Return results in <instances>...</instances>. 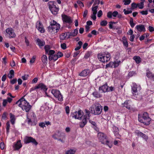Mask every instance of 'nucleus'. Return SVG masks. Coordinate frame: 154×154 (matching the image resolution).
I'll return each mask as SVG.
<instances>
[{"mask_svg":"<svg viewBox=\"0 0 154 154\" xmlns=\"http://www.w3.org/2000/svg\"><path fill=\"white\" fill-rule=\"evenodd\" d=\"M16 104L20 107L23 110L26 112H29L31 109L32 106L23 98H22L17 101Z\"/></svg>","mask_w":154,"mask_h":154,"instance_id":"nucleus-1","label":"nucleus"},{"mask_svg":"<svg viewBox=\"0 0 154 154\" xmlns=\"http://www.w3.org/2000/svg\"><path fill=\"white\" fill-rule=\"evenodd\" d=\"M97 136L98 140L102 144L106 145L110 148L112 147V143L109 141L106 136L104 133L99 132Z\"/></svg>","mask_w":154,"mask_h":154,"instance_id":"nucleus-2","label":"nucleus"},{"mask_svg":"<svg viewBox=\"0 0 154 154\" xmlns=\"http://www.w3.org/2000/svg\"><path fill=\"white\" fill-rule=\"evenodd\" d=\"M102 109V106L100 104L97 102L94 104L89 109L92 114L98 115L101 113Z\"/></svg>","mask_w":154,"mask_h":154,"instance_id":"nucleus-3","label":"nucleus"},{"mask_svg":"<svg viewBox=\"0 0 154 154\" xmlns=\"http://www.w3.org/2000/svg\"><path fill=\"white\" fill-rule=\"evenodd\" d=\"M60 28V25L56 21L53 20L51 22L50 26L48 27V31L52 33H57Z\"/></svg>","mask_w":154,"mask_h":154,"instance_id":"nucleus-4","label":"nucleus"},{"mask_svg":"<svg viewBox=\"0 0 154 154\" xmlns=\"http://www.w3.org/2000/svg\"><path fill=\"white\" fill-rule=\"evenodd\" d=\"M138 119L140 122L146 125H149L151 121L150 118L146 112H144L142 116L138 115Z\"/></svg>","mask_w":154,"mask_h":154,"instance_id":"nucleus-5","label":"nucleus"},{"mask_svg":"<svg viewBox=\"0 0 154 154\" xmlns=\"http://www.w3.org/2000/svg\"><path fill=\"white\" fill-rule=\"evenodd\" d=\"M98 58L100 62L105 63L108 62L110 59V54L108 52L100 53L98 54Z\"/></svg>","mask_w":154,"mask_h":154,"instance_id":"nucleus-6","label":"nucleus"},{"mask_svg":"<svg viewBox=\"0 0 154 154\" xmlns=\"http://www.w3.org/2000/svg\"><path fill=\"white\" fill-rule=\"evenodd\" d=\"M5 36L10 38H14L16 36V35L14 30L11 28H7L5 32Z\"/></svg>","mask_w":154,"mask_h":154,"instance_id":"nucleus-7","label":"nucleus"},{"mask_svg":"<svg viewBox=\"0 0 154 154\" xmlns=\"http://www.w3.org/2000/svg\"><path fill=\"white\" fill-rule=\"evenodd\" d=\"M51 92L59 101H62L63 100V96L59 91L53 89L51 90Z\"/></svg>","mask_w":154,"mask_h":154,"instance_id":"nucleus-8","label":"nucleus"},{"mask_svg":"<svg viewBox=\"0 0 154 154\" xmlns=\"http://www.w3.org/2000/svg\"><path fill=\"white\" fill-rule=\"evenodd\" d=\"M114 87L111 86L109 87L106 84H105L99 88V91H101L102 92L105 93L106 92L112 91L114 90Z\"/></svg>","mask_w":154,"mask_h":154,"instance_id":"nucleus-9","label":"nucleus"},{"mask_svg":"<svg viewBox=\"0 0 154 154\" xmlns=\"http://www.w3.org/2000/svg\"><path fill=\"white\" fill-rule=\"evenodd\" d=\"M141 89L140 85H137L135 83H133L131 86L132 93L133 95H136L138 94V91Z\"/></svg>","mask_w":154,"mask_h":154,"instance_id":"nucleus-10","label":"nucleus"},{"mask_svg":"<svg viewBox=\"0 0 154 154\" xmlns=\"http://www.w3.org/2000/svg\"><path fill=\"white\" fill-rule=\"evenodd\" d=\"M24 141L26 143H32L35 145H37L38 143L35 139L31 137L27 136L25 137L24 139Z\"/></svg>","mask_w":154,"mask_h":154,"instance_id":"nucleus-11","label":"nucleus"},{"mask_svg":"<svg viewBox=\"0 0 154 154\" xmlns=\"http://www.w3.org/2000/svg\"><path fill=\"white\" fill-rule=\"evenodd\" d=\"M83 112L81 110H79L73 113L72 117L75 119H80L83 116Z\"/></svg>","mask_w":154,"mask_h":154,"instance_id":"nucleus-12","label":"nucleus"},{"mask_svg":"<svg viewBox=\"0 0 154 154\" xmlns=\"http://www.w3.org/2000/svg\"><path fill=\"white\" fill-rule=\"evenodd\" d=\"M62 19L64 23L70 24L72 22L71 18L69 16H67L65 14H62Z\"/></svg>","mask_w":154,"mask_h":154,"instance_id":"nucleus-13","label":"nucleus"},{"mask_svg":"<svg viewBox=\"0 0 154 154\" xmlns=\"http://www.w3.org/2000/svg\"><path fill=\"white\" fill-rule=\"evenodd\" d=\"M36 27L38 30L41 33H44L45 31L43 25L39 21L37 22L36 23Z\"/></svg>","mask_w":154,"mask_h":154,"instance_id":"nucleus-14","label":"nucleus"},{"mask_svg":"<svg viewBox=\"0 0 154 154\" xmlns=\"http://www.w3.org/2000/svg\"><path fill=\"white\" fill-rule=\"evenodd\" d=\"M22 147V145L20 140H18L16 143H14L13 147L14 150H18Z\"/></svg>","mask_w":154,"mask_h":154,"instance_id":"nucleus-15","label":"nucleus"},{"mask_svg":"<svg viewBox=\"0 0 154 154\" xmlns=\"http://www.w3.org/2000/svg\"><path fill=\"white\" fill-rule=\"evenodd\" d=\"M112 131L116 138L119 139L120 138L121 136L119 134V129L116 126H113Z\"/></svg>","mask_w":154,"mask_h":154,"instance_id":"nucleus-16","label":"nucleus"},{"mask_svg":"<svg viewBox=\"0 0 154 154\" xmlns=\"http://www.w3.org/2000/svg\"><path fill=\"white\" fill-rule=\"evenodd\" d=\"M57 4L54 2H49L48 3V5L49 7V9L50 10L51 9H55L56 10H58L59 8H57L56 6Z\"/></svg>","mask_w":154,"mask_h":154,"instance_id":"nucleus-17","label":"nucleus"},{"mask_svg":"<svg viewBox=\"0 0 154 154\" xmlns=\"http://www.w3.org/2000/svg\"><path fill=\"white\" fill-rule=\"evenodd\" d=\"M91 72L88 69H85L83 70L79 74V75L81 76L85 77L89 75H90Z\"/></svg>","mask_w":154,"mask_h":154,"instance_id":"nucleus-18","label":"nucleus"},{"mask_svg":"<svg viewBox=\"0 0 154 154\" xmlns=\"http://www.w3.org/2000/svg\"><path fill=\"white\" fill-rule=\"evenodd\" d=\"M12 100V99L9 97H7L6 99H4L2 100V105L3 107H5L8 103H11Z\"/></svg>","mask_w":154,"mask_h":154,"instance_id":"nucleus-19","label":"nucleus"},{"mask_svg":"<svg viewBox=\"0 0 154 154\" xmlns=\"http://www.w3.org/2000/svg\"><path fill=\"white\" fill-rule=\"evenodd\" d=\"M146 75L149 79L154 81V74H153L149 69L146 70Z\"/></svg>","mask_w":154,"mask_h":154,"instance_id":"nucleus-20","label":"nucleus"},{"mask_svg":"<svg viewBox=\"0 0 154 154\" xmlns=\"http://www.w3.org/2000/svg\"><path fill=\"white\" fill-rule=\"evenodd\" d=\"M60 38L61 40H63L65 39L69 38V32H66L60 35Z\"/></svg>","mask_w":154,"mask_h":154,"instance_id":"nucleus-21","label":"nucleus"},{"mask_svg":"<svg viewBox=\"0 0 154 154\" xmlns=\"http://www.w3.org/2000/svg\"><path fill=\"white\" fill-rule=\"evenodd\" d=\"M37 86L38 89H40L44 91H46L48 89L46 86L42 83H40Z\"/></svg>","mask_w":154,"mask_h":154,"instance_id":"nucleus-22","label":"nucleus"},{"mask_svg":"<svg viewBox=\"0 0 154 154\" xmlns=\"http://www.w3.org/2000/svg\"><path fill=\"white\" fill-rule=\"evenodd\" d=\"M131 101L130 100H127L123 103V106L127 109H130L131 108Z\"/></svg>","mask_w":154,"mask_h":154,"instance_id":"nucleus-23","label":"nucleus"},{"mask_svg":"<svg viewBox=\"0 0 154 154\" xmlns=\"http://www.w3.org/2000/svg\"><path fill=\"white\" fill-rule=\"evenodd\" d=\"M135 28L139 32L145 31L146 30L144 26L142 25H137Z\"/></svg>","mask_w":154,"mask_h":154,"instance_id":"nucleus-24","label":"nucleus"},{"mask_svg":"<svg viewBox=\"0 0 154 154\" xmlns=\"http://www.w3.org/2000/svg\"><path fill=\"white\" fill-rule=\"evenodd\" d=\"M76 151L75 148L70 149L65 151V154H75Z\"/></svg>","mask_w":154,"mask_h":154,"instance_id":"nucleus-25","label":"nucleus"},{"mask_svg":"<svg viewBox=\"0 0 154 154\" xmlns=\"http://www.w3.org/2000/svg\"><path fill=\"white\" fill-rule=\"evenodd\" d=\"M9 115L11 122L12 125H14L16 120L15 116L11 113H10Z\"/></svg>","mask_w":154,"mask_h":154,"instance_id":"nucleus-26","label":"nucleus"},{"mask_svg":"<svg viewBox=\"0 0 154 154\" xmlns=\"http://www.w3.org/2000/svg\"><path fill=\"white\" fill-rule=\"evenodd\" d=\"M122 41L124 45L126 48H127L128 47V44L126 38L125 36H123L122 38Z\"/></svg>","mask_w":154,"mask_h":154,"instance_id":"nucleus-27","label":"nucleus"},{"mask_svg":"<svg viewBox=\"0 0 154 154\" xmlns=\"http://www.w3.org/2000/svg\"><path fill=\"white\" fill-rule=\"evenodd\" d=\"M58 58V57L57 54H54L53 55H51L49 56L48 57L49 60H54V61L56 60Z\"/></svg>","mask_w":154,"mask_h":154,"instance_id":"nucleus-28","label":"nucleus"},{"mask_svg":"<svg viewBox=\"0 0 154 154\" xmlns=\"http://www.w3.org/2000/svg\"><path fill=\"white\" fill-rule=\"evenodd\" d=\"M37 42L39 46L41 48V47L43 46L45 44V42L42 40H41L40 39L38 38L37 40Z\"/></svg>","mask_w":154,"mask_h":154,"instance_id":"nucleus-29","label":"nucleus"},{"mask_svg":"<svg viewBox=\"0 0 154 154\" xmlns=\"http://www.w3.org/2000/svg\"><path fill=\"white\" fill-rule=\"evenodd\" d=\"M87 119H87L84 117L82 122L80 123L79 125L81 127L83 128L87 122Z\"/></svg>","mask_w":154,"mask_h":154,"instance_id":"nucleus-30","label":"nucleus"},{"mask_svg":"<svg viewBox=\"0 0 154 154\" xmlns=\"http://www.w3.org/2000/svg\"><path fill=\"white\" fill-rule=\"evenodd\" d=\"M141 2L137 3V7L140 9H142L144 8V2L145 0H141Z\"/></svg>","mask_w":154,"mask_h":154,"instance_id":"nucleus-31","label":"nucleus"},{"mask_svg":"<svg viewBox=\"0 0 154 154\" xmlns=\"http://www.w3.org/2000/svg\"><path fill=\"white\" fill-rule=\"evenodd\" d=\"M92 94L94 97L97 98H100L102 97V95L96 91H95L94 92L92 93Z\"/></svg>","mask_w":154,"mask_h":154,"instance_id":"nucleus-32","label":"nucleus"},{"mask_svg":"<svg viewBox=\"0 0 154 154\" xmlns=\"http://www.w3.org/2000/svg\"><path fill=\"white\" fill-rule=\"evenodd\" d=\"M78 33V31L76 29H75L73 32L70 33L69 32V38L71 36H72V37H75L77 35Z\"/></svg>","mask_w":154,"mask_h":154,"instance_id":"nucleus-33","label":"nucleus"},{"mask_svg":"<svg viewBox=\"0 0 154 154\" xmlns=\"http://www.w3.org/2000/svg\"><path fill=\"white\" fill-rule=\"evenodd\" d=\"M14 71L13 69L11 70L9 72L8 76L9 79H11L14 77Z\"/></svg>","mask_w":154,"mask_h":154,"instance_id":"nucleus-34","label":"nucleus"},{"mask_svg":"<svg viewBox=\"0 0 154 154\" xmlns=\"http://www.w3.org/2000/svg\"><path fill=\"white\" fill-rule=\"evenodd\" d=\"M134 60H135L137 63H140L141 61V59L140 57L135 56L133 57Z\"/></svg>","mask_w":154,"mask_h":154,"instance_id":"nucleus-35","label":"nucleus"},{"mask_svg":"<svg viewBox=\"0 0 154 154\" xmlns=\"http://www.w3.org/2000/svg\"><path fill=\"white\" fill-rule=\"evenodd\" d=\"M97 13V10H93V13L91 15V18L94 20H95L96 18V15Z\"/></svg>","mask_w":154,"mask_h":154,"instance_id":"nucleus-36","label":"nucleus"},{"mask_svg":"<svg viewBox=\"0 0 154 154\" xmlns=\"http://www.w3.org/2000/svg\"><path fill=\"white\" fill-rule=\"evenodd\" d=\"M112 16L114 17H116L118 15L119 18H121V15L120 14H119L118 13L117 11H114L112 13Z\"/></svg>","mask_w":154,"mask_h":154,"instance_id":"nucleus-37","label":"nucleus"},{"mask_svg":"<svg viewBox=\"0 0 154 154\" xmlns=\"http://www.w3.org/2000/svg\"><path fill=\"white\" fill-rule=\"evenodd\" d=\"M42 61L44 63H47L48 61L47 57L45 55H43L42 57Z\"/></svg>","mask_w":154,"mask_h":154,"instance_id":"nucleus-38","label":"nucleus"},{"mask_svg":"<svg viewBox=\"0 0 154 154\" xmlns=\"http://www.w3.org/2000/svg\"><path fill=\"white\" fill-rule=\"evenodd\" d=\"M134 133L136 135L139 137H141L143 133L138 130H136L135 131Z\"/></svg>","mask_w":154,"mask_h":154,"instance_id":"nucleus-39","label":"nucleus"},{"mask_svg":"<svg viewBox=\"0 0 154 154\" xmlns=\"http://www.w3.org/2000/svg\"><path fill=\"white\" fill-rule=\"evenodd\" d=\"M121 61L120 60H116L114 62V68H116L119 66V64H120Z\"/></svg>","mask_w":154,"mask_h":154,"instance_id":"nucleus-40","label":"nucleus"},{"mask_svg":"<svg viewBox=\"0 0 154 154\" xmlns=\"http://www.w3.org/2000/svg\"><path fill=\"white\" fill-rule=\"evenodd\" d=\"M6 132L8 134L9 132V130L10 129V122H9L8 121V122L6 124Z\"/></svg>","mask_w":154,"mask_h":154,"instance_id":"nucleus-41","label":"nucleus"},{"mask_svg":"<svg viewBox=\"0 0 154 154\" xmlns=\"http://www.w3.org/2000/svg\"><path fill=\"white\" fill-rule=\"evenodd\" d=\"M114 63L113 62H110L106 66V67H110L114 68Z\"/></svg>","mask_w":154,"mask_h":154,"instance_id":"nucleus-42","label":"nucleus"},{"mask_svg":"<svg viewBox=\"0 0 154 154\" xmlns=\"http://www.w3.org/2000/svg\"><path fill=\"white\" fill-rule=\"evenodd\" d=\"M51 48L49 45H46L45 46V49L46 53H48V51L50 50Z\"/></svg>","mask_w":154,"mask_h":154,"instance_id":"nucleus-43","label":"nucleus"},{"mask_svg":"<svg viewBox=\"0 0 154 154\" xmlns=\"http://www.w3.org/2000/svg\"><path fill=\"white\" fill-rule=\"evenodd\" d=\"M137 4L134 2L133 3L131 4V8L132 9H134L136 8L137 7Z\"/></svg>","mask_w":154,"mask_h":154,"instance_id":"nucleus-44","label":"nucleus"},{"mask_svg":"<svg viewBox=\"0 0 154 154\" xmlns=\"http://www.w3.org/2000/svg\"><path fill=\"white\" fill-rule=\"evenodd\" d=\"M91 52H88L85 54L84 56V58L85 59H87L91 56Z\"/></svg>","mask_w":154,"mask_h":154,"instance_id":"nucleus-45","label":"nucleus"},{"mask_svg":"<svg viewBox=\"0 0 154 154\" xmlns=\"http://www.w3.org/2000/svg\"><path fill=\"white\" fill-rule=\"evenodd\" d=\"M107 24V22L106 20H103L100 23V25L101 26H106Z\"/></svg>","mask_w":154,"mask_h":154,"instance_id":"nucleus-46","label":"nucleus"},{"mask_svg":"<svg viewBox=\"0 0 154 154\" xmlns=\"http://www.w3.org/2000/svg\"><path fill=\"white\" fill-rule=\"evenodd\" d=\"M143 139L145 140L146 141L148 138V136H147L146 135L143 133L142 135L141 136V137Z\"/></svg>","mask_w":154,"mask_h":154,"instance_id":"nucleus-47","label":"nucleus"},{"mask_svg":"<svg viewBox=\"0 0 154 154\" xmlns=\"http://www.w3.org/2000/svg\"><path fill=\"white\" fill-rule=\"evenodd\" d=\"M131 0H124L123 2L125 5H128L130 4L131 2Z\"/></svg>","mask_w":154,"mask_h":154,"instance_id":"nucleus-48","label":"nucleus"},{"mask_svg":"<svg viewBox=\"0 0 154 154\" xmlns=\"http://www.w3.org/2000/svg\"><path fill=\"white\" fill-rule=\"evenodd\" d=\"M29 77V75H25L22 76V78L23 80H27Z\"/></svg>","mask_w":154,"mask_h":154,"instance_id":"nucleus-49","label":"nucleus"},{"mask_svg":"<svg viewBox=\"0 0 154 154\" xmlns=\"http://www.w3.org/2000/svg\"><path fill=\"white\" fill-rule=\"evenodd\" d=\"M136 74V73L134 72L131 71L128 74V75L130 77H131L133 75H135Z\"/></svg>","mask_w":154,"mask_h":154,"instance_id":"nucleus-50","label":"nucleus"},{"mask_svg":"<svg viewBox=\"0 0 154 154\" xmlns=\"http://www.w3.org/2000/svg\"><path fill=\"white\" fill-rule=\"evenodd\" d=\"M107 16L108 18H112V13L111 11L109 12L107 14Z\"/></svg>","mask_w":154,"mask_h":154,"instance_id":"nucleus-51","label":"nucleus"},{"mask_svg":"<svg viewBox=\"0 0 154 154\" xmlns=\"http://www.w3.org/2000/svg\"><path fill=\"white\" fill-rule=\"evenodd\" d=\"M55 51L52 50H50L48 53V54L50 56L51 55H53L54 54Z\"/></svg>","mask_w":154,"mask_h":154,"instance_id":"nucleus-52","label":"nucleus"},{"mask_svg":"<svg viewBox=\"0 0 154 154\" xmlns=\"http://www.w3.org/2000/svg\"><path fill=\"white\" fill-rule=\"evenodd\" d=\"M35 59V57L33 56L30 61V63L32 64L34 63Z\"/></svg>","mask_w":154,"mask_h":154,"instance_id":"nucleus-53","label":"nucleus"},{"mask_svg":"<svg viewBox=\"0 0 154 154\" xmlns=\"http://www.w3.org/2000/svg\"><path fill=\"white\" fill-rule=\"evenodd\" d=\"M77 3L79 5L80 7H84V5L83 3L80 1H77Z\"/></svg>","mask_w":154,"mask_h":154,"instance_id":"nucleus-54","label":"nucleus"},{"mask_svg":"<svg viewBox=\"0 0 154 154\" xmlns=\"http://www.w3.org/2000/svg\"><path fill=\"white\" fill-rule=\"evenodd\" d=\"M140 13L143 15H146L148 14L147 10H143L141 11Z\"/></svg>","mask_w":154,"mask_h":154,"instance_id":"nucleus-55","label":"nucleus"},{"mask_svg":"<svg viewBox=\"0 0 154 154\" xmlns=\"http://www.w3.org/2000/svg\"><path fill=\"white\" fill-rule=\"evenodd\" d=\"M39 126L43 128L45 127V122H41L39 123Z\"/></svg>","mask_w":154,"mask_h":154,"instance_id":"nucleus-56","label":"nucleus"},{"mask_svg":"<svg viewBox=\"0 0 154 154\" xmlns=\"http://www.w3.org/2000/svg\"><path fill=\"white\" fill-rule=\"evenodd\" d=\"M61 48L63 49H65L66 48V45L65 43L62 44L61 45Z\"/></svg>","mask_w":154,"mask_h":154,"instance_id":"nucleus-57","label":"nucleus"},{"mask_svg":"<svg viewBox=\"0 0 154 154\" xmlns=\"http://www.w3.org/2000/svg\"><path fill=\"white\" fill-rule=\"evenodd\" d=\"M57 56L58 57V58H60L62 57L63 55V54L60 52H58L57 54Z\"/></svg>","mask_w":154,"mask_h":154,"instance_id":"nucleus-58","label":"nucleus"},{"mask_svg":"<svg viewBox=\"0 0 154 154\" xmlns=\"http://www.w3.org/2000/svg\"><path fill=\"white\" fill-rule=\"evenodd\" d=\"M38 87L37 86H35L34 87H32L31 88H30V92H32L36 89H38Z\"/></svg>","mask_w":154,"mask_h":154,"instance_id":"nucleus-59","label":"nucleus"},{"mask_svg":"<svg viewBox=\"0 0 154 154\" xmlns=\"http://www.w3.org/2000/svg\"><path fill=\"white\" fill-rule=\"evenodd\" d=\"M124 13L125 14H127L131 13L132 12V10H124Z\"/></svg>","mask_w":154,"mask_h":154,"instance_id":"nucleus-60","label":"nucleus"},{"mask_svg":"<svg viewBox=\"0 0 154 154\" xmlns=\"http://www.w3.org/2000/svg\"><path fill=\"white\" fill-rule=\"evenodd\" d=\"M148 29L150 32H152L154 31V27L151 26H149Z\"/></svg>","mask_w":154,"mask_h":154,"instance_id":"nucleus-61","label":"nucleus"},{"mask_svg":"<svg viewBox=\"0 0 154 154\" xmlns=\"http://www.w3.org/2000/svg\"><path fill=\"white\" fill-rule=\"evenodd\" d=\"M130 26L131 27L133 28L135 26V23H133V21L132 20H130Z\"/></svg>","mask_w":154,"mask_h":154,"instance_id":"nucleus-62","label":"nucleus"},{"mask_svg":"<svg viewBox=\"0 0 154 154\" xmlns=\"http://www.w3.org/2000/svg\"><path fill=\"white\" fill-rule=\"evenodd\" d=\"M103 14H102V12L101 10H100L97 14V16L98 17H100Z\"/></svg>","mask_w":154,"mask_h":154,"instance_id":"nucleus-63","label":"nucleus"},{"mask_svg":"<svg viewBox=\"0 0 154 154\" xmlns=\"http://www.w3.org/2000/svg\"><path fill=\"white\" fill-rule=\"evenodd\" d=\"M0 147L2 149H3L5 147V145L3 142H1L0 144Z\"/></svg>","mask_w":154,"mask_h":154,"instance_id":"nucleus-64","label":"nucleus"}]
</instances>
